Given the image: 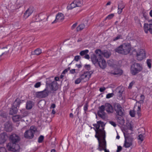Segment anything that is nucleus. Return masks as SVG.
I'll return each mask as SVG.
<instances>
[{
	"mask_svg": "<svg viewBox=\"0 0 152 152\" xmlns=\"http://www.w3.org/2000/svg\"><path fill=\"white\" fill-rule=\"evenodd\" d=\"M94 127L93 128L95 132V137L96 138L99 143L97 149L100 151L103 150L104 152H109L106 148V143L105 139V132L104 130L105 124L101 121H98L97 124H93Z\"/></svg>",
	"mask_w": 152,
	"mask_h": 152,
	"instance_id": "obj_1",
	"label": "nucleus"
},
{
	"mask_svg": "<svg viewBox=\"0 0 152 152\" xmlns=\"http://www.w3.org/2000/svg\"><path fill=\"white\" fill-rule=\"evenodd\" d=\"M9 139L12 142L8 143L7 146L8 150L13 152L19 151L20 146L18 144H16L20 140L19 136L15 134H12L10 136Z\"/></svg>",
	"mask_w": 152,
	"mask_h": 152,
	"instance_id": "obj_2",
	"label": "nucleus"
},
{
	"mask_svg": "<svg viewBox=\"0 0 152 152\" xmlns=\"http://www.w3.org/2000/svg\"><path fill=\"white\" fill-rule=\"evenodd\" d=\"M114 108L116 113V118L118 121L121 124H124L125 121L123 118L125 115L124 110L121 105L118 103L115 104Z\"/></svg>",
	"mask_w": 152,
	"mask_h": 152,
	"instance_id": "obj_3",
	"label": "nucleus"
},
{
	"mask_svg": "<svg viewBox=\"0 0 152 152\" xmlns=\"http://www.w3.org/2000/svg\"><path fill=\"white\" fill-rule=\"evenodd\" d=\"M131 48V46L129 43H124L116 48L115 51L119 53L127 55L129 53Z\"/></svg>",
	"mask_w": 152,
	"mask_h": 152,
	"instance_id": "obj_4",
	"label": "nucleus"
},
{
	"mask_svg": "<svg viewBox=\"0 0 152 152\" xmlns=\"http://www.w3.org/2000/svg\"><path fill=\"white\" fill-rule=\"evenodd\" d=\"M132 133L129 134L126 132H124L125 138L124 147L125 148H129L132 145L134 140V138L132 135Z\"/></svg>",
	"mask_w": 152,
	"mask_h": 152,
	"instance_id": "obj_5",
	"label": "nucleus"
},
{
	"mask_svg": "<svg viewBox=\"0 0 152 152\" xmlns=\"http://www.w3.org/2000/svg\"><path fill=\"white\" fill-rule=\"evenodd\" d=\"M142 69V67L140 64L135 63L133 64L131 66V73L132 75H135L141 72Z\"/></svg>",
	"mask_w": 152,
	"mask_h": 152,
	"instance_id": "obj_6",
	"label": "nucleus"
},
{
	"mask_svg": "<svg viewBox=\"0 0 152 152\" xmlns=\"http://www.w3.org/2000/svg\"><path fill=\"white\" fill-rule=\"evenodd\" d=\"M46 85L49 86L51 90L52 91V95H55V91L58 90V85L56 81H53L51 83L47 82Z\"/></svg>",
	"mask_w": 152,
	"mask_h": 152,
	"instance_id": "obj_7",
	"label": "nucleus"
},
{
	"mask_svg": "<svg viewBox=\"0 0 152 152\" xmlns=\"http://www.w3.org/2000/svg\"><path fill=\"white\" fill-rule=\"evenodd\" d=\"M146 54L144 50L140 48L137 52L136 57L138 60L141 61L146 58Z\"/></svg>",
	"mask_w": 152,
	"mask_h": 152,
	"instance_id": "obj_8",
	"label": "nucleus"
},
{
	"mask_svg": "<svg viewBox=\"0 0 152 152\" xmlns=\"http://www.w3.org/2000/svg\"><path fill=\"white\" fill-rule=\"evenodd\" d=\"M83 82H86L89 80L91 77V74L89 72H85L79 75Z\"/></svg>",
	"mask_w": 152,
	"mask_h": 152,
	"instance_id": "obj_9",
	"label": "nucleus"
},
{
	"mask_svg": "<svg viewBox=\"0 0 152 152\" xmlns=\"http://www.w3.org/2000/svg\"><path fill=\"white\" fill-rule=\"evenodd\" d=\"M105 106L102 105L99 107V110L98 112V115L103 120H104L105 119Z\"/></svg>",
	"mask_w": 152,
	"mask_h": 152,
	"instance_id": "obj_10",
	"label": "nucleus"
},
{
	"mask_svg": "<svg viewBox=\"0 0 152 152\" xmlns=\"http://www.w3.org/2000/svg\"><path fill=\"white\" fill-rule=\"evenodd\" d=\"M143 28L145 33L147 34L149 31L151 34H152V23H145Z\"/></svg>",
	"mask_w": 152,
	"mask_h": 152,
	"instance_id": "obj_11",
	"label": "nucleus"
},
{
	"mask_svg": "<svg viewBox=\"0 0 152 152\" xmlns=\"http://www.w3.org/2000/svg\"><path fill=\"white\" fill-rule=\"evenodd\" d=\"M64 19V15L61 13H58L56 15L55 20L52 23L53 24L57 22H61Z\"/></svg>",
	"mask_w": 152,
	"mask_h": 152,
	"instance_id": "obj_12",
	"label": "nucleus"
},
{
	"mask_svg": "<svg viewBox=\"0 0 152 152\" xmlns=\"http://www.w3.org/2000/svg\"><path fill=\"white\" fill-rule=\"evenodd\" d=\"M97 65H99L101 68L104 69L106 67L107 64L106 61L104 59L100 58V60L98 63Z\"/></svg>",
	"mask_w": 152,
	"mask_h": 152,
	"instance_id": "obj_13",
	"label": "nucleus"
},
{
	"mask_svg": "<svg viewBox=\"0 0 152 152\" xmlns=\"http://www.w3.org/2000/svg\"><path fill=\"white\" fill-rule=\"evenodd\" d=\"M33 11V10L31 7H30L28 8L24 13L23 15L24 18L25 19L27 18L31 14Z\"/></svg>",
	"mask_w": 152,
	"mask_h": 152,
	"instance_id": "obj_14",
	"label": "nucleus"
},
{
	"mask_svg": "<svg viewBox=\"0 0 152 152\" xmlns=\"http://www.w3.org/2000/svg\"><path fill=\"white\" fill-rule=\"evenodd\" d=\"M91 59L93 63L96 66L98 64L100 60V58H98L95 54H93L91 56Z\"/></svg>",
	"mask_w": 152,
	"mask_h": 152,
	"instance_id": "obj_15",
	"label": "nucleus"
},
{
	"mask_svg": "<svg viewBox=\"0 0 152 152\" xmlns=\"http://www.w3.org/2000/svg\"><path fill=\"white\" fill-rule=\"evenodd\" d=\"M7 137L6 133L3 132L0 134V144L4 143L6 141Z\"/></svg>",
	"mask_w": 152,
	"mask_h": 152,
	"instance_id": "obj_16",
	"label": "nucleus"
},
{
	"mask_svg": "<svg viewBox=\"0 0 152 152\" xmlns=\"http://www.w3.org/2000/svg\"><path fill=\"white\" fill-rule=\"evenodd\" d=\"M24 136L26 138L31 139L34 137V134L32 132L29 130H26L24 133Z\"/></svg>",
	"mask_w": 152,
	"mask_h": 152,
	"instance_id": "obj_17",
	"label": "nucleus"
},
{
	"mask_svg": "<svg viewBox=\"0 0 152 152\" xmlns=\"http://www.w3.org/2000/svg\"><path fill=\"white\" fill-rule=\"evenodd\" d=\"M4 130L7 132H11L12 130L11 124L9 122H6L4 124Z\"/></svg>",
	"mask_w": 152,
	"mask_h": 152,
	"instance_id": "obj_18",
	"label": "nucleus"
},
{
	"mask_svg": "<svg viewBox=\"0 0 152 152\" xmlns=\"http://www.w3.org/2000/svg\"><path fill=\"white\" fill-rule=\"evenodd\" d=\"M105 107V110L108 113H112L113 112V110L112 105L109 103H107L105 104L104 105Z\"/></svg>",
	"mask_w": 152,
	"mask_h": 152,
	"instance_id": "obj_19",
	"label": "nucleus"
},
{
	"mask_svg": "<svg viewBox=\"0 0 152 152\" xmlns=\"http://www.w3.org/2000/svg\"><path fill=\"white\" fill-rule=\"evenodd\" d=\"M117 90L119 94V99L120 100L123 99L124 97L122 96V94L124 91V88L121 86L118 87Z\"/></svg>",
	"mask_w": 152,
	"mask_h": 152,
	"instance_id": "obj_20",
	"label": "nucleus"
},
{
	"mask_svg": "<svg viewBox=\"0 0 152 152\" xmlns=\"http://www.w3.org/2000/svg\"><path fill=\"white\" fill-rule=\"evenodd\" d=\"M41 92L43 98L47 97L49 92L48 88L47 87H46L43 91H41Z\"/></svg>",
	"mask_w": 152,
	"mask_h": 152,
	"instance_id": "obj_21",
	"label": "nucleus"
},
{
	"mask_svg": "<svg viewBox=\"0 0 152 152\" xmlns=\"http://www.w3.org/2000/svg\"><path fill=\"white\" fill-rule=\"evenodd\" d=\"M123 71L119 69H115L114 72L112 73V74L114 75H121L123 73Z\"/></svg>",
	"mask_w": 152,
	"mask_h": 152,
	"instance_id": "obj_22",
	"label": "nucleus"
},
{
	"mask_svg": "<svg viewBox=\"0 0 152 152\" xmlns=\"http://www.w3.org/2000/svg\"><path fill=\"white\" fill-rule=\"evenodd\" d=\"M76 7H77L74 0L71 3L68 5L67 8L68 10H72Z\"/></svg>",
	"mask_w": 152,
	"mask_h": 152,
	"instance_id": "obj_23",
	"label": "nucleus"
},
{
	"mask_svg": "<svg viewBox=\"0 0 152 152\" xmlns=\"http://www.w3.org/2000/svg\"><path fill=\"white\" fill-rule=\"evenodd\" d=\"M77 7H80L83 5V0H74Z\"/></svg>",
	"mask_w": 152,
	"mask_h": 152,
	"instance_id": "obj_24",
	"label": "nucleus"
},
{
	"mask_svg": "<svg viewBox=\"0 0 152 152\" xmlns=\"http://www.w3.org/2000/svg\"><path fill=\"white\" fill-rule=\"evenodd\" d=\"M111 55V53L107 50H105L103 51L102 56L104 57L108 58Z\"/></svg>",
	"mask_w": 152,
	"mask_h": 152,
	"instance_id": "obj_25",
	"label": "nucleus"
},
{
	"mask_svg": "<svg viewBox=\"0 0 152 152\" xmlns=\"http://www.w3.org/2000/svg\"><path fill=\"white\" fill-rule=\"evenodd\" d=\"M17 108L16 107L12 106V108L10 110L9 113L10 115H13L17 113Z\"/></svg>",
	"mask_w": 152,
	"mask_h": 152,
	"instance_id": "obj_26",
	"label": "nucleus"
},
{
	"mask_svg": "<svg viewBox=\"0 0 152 152\" xmlns=\"http://www.w3.org/2000/svg\"><path fill=\"white\" fill-rule=\"evenodd\" d=\"M22 118L20 115H16L12 117V120L14 122H17L22 119Z\"/></svg>",
	"mask_w": 152,
	"mask_h": 152,
	"instance_id": "obj_27",
	"label": "nucleus"
},
{
	"mask_svg": "<svg viewBox=\"0 0 152 152\" xmlns=\"http://www.w3.org/2000/svg\"><path fill=\"white\" fill-rule=\"evenodd\" d=\"M20 115L22 118L27 116L28 115V112L25 110H20Z\"/></svg>",
	"mask_w": 152,
	"mask_h": 152,
	"instance_id": "obj_28",
	"label": "nucleus"
},
{
	"mask_svg": "<svg viewBox=\"0 0 152 152\" xmlns=\"http://www.w3.org/2000/svg\"><path fill=\"white\" fill-rule=\"evenodd\" d=\"M20 103V100L19 99H16L14 102L12 106L17 108L18 107H19Z\"/></svg>",
	"mask_w": 152,
	"mask_h": 152,
	"instance_id": "obj_29",
	"label": "nucleus"
},
{
	"mask_svg": "<svg viewBox=\"0 0 152 152\" xmlns=\"http://www.w3.org/2000/svg\"><path fill=\"white\" fill-rule=\"evenodd\" d=\"M103 51H102L100 49H97L95 50V53L98 55L99 57L100 58H102V55Z\"/></svg>",
	"mask_w": 152,
	"mask_h": 152,
	"instance_id": "obj_30",
	"label": "nucleus"
},
{
	"mask_svg": "<svg viewBox=\"0 0 152 152\" xmlns=\"http://www.w3.org/2000/svg\"><path fill=\"white\" fill-rule=\"evenodd\" d=\"M32 107V102L31 101H28L26 103V108L28 110L31 109Z\"/></svg>",
	"mask_w": 152,
	"mask_h": 152,
	"instance_id": "obj_31",
	"label": "nucleus"
},
{
	"mask_svg": "<svg viewBox=\"0 0 152 152\" xmlns=\"http://www.w3.org/2000/svg\"><path fill=\"white\" fill-rule=\"evenodd\" d=\"M85 27V25L83 24H81L79 25L76 28L77 31L82 30Z\"/></svg>",
	"mask_w": 152,
	"mask_h": 152,
	"instance_id": "obj_32",
	"label": "nucleus"
},
{
	"mask_svg": "<svg viewBox=\"0 0 152 152\" xmlns=\"http://www.w3.org/2000/svg\"><path fill=\"white\" fill-rule=\"evenodd\" d=\"M33 53V54L38 55L42 53V50L41 49L38 48L35 50Z\"/></svg>",
	"mask_w": 152,
	"mask_h": 152,
	"instance_id": "obj_33",
	"label": "nucleus"
},
{
	"mask_svg": "<svg viewBox=\"0 0 152 152\" xmlns=\"http://www.w3.org/2000/svg\"><path fill=\"white\" fill-rule=\"evenodd\" d=\"M35 95L36 97L39 98H43V96L42 94L41 91H38L37 92L35 93Z\"/></svg>",
	"mask_w": 152,
	"mask_h": 152,
	"instance_id": "obj_34",
	"label": "nucleus"
},
{
	"mask_svg": "<svg viewBox=\"0 0 152 152\" xmlns=\"http://www.w3.org/2000/svg\"><path fill=\"white\" fill-rule=\"evenodd\" d=\"M29 130L32 132V133H33L34 134V133L37 131V129L35 126H32L30 127Z\"/></svg>",
	"mask_w": 152,
	"mask_h": 152,
	"instance_id": "obj_35",
	"label": "nucleus"
},
{
	"mask_svg": "<svg viewBox=\"0 0 152 152\" xmlns=\"http://www.w3.org/2000/svg\"><path fill=\"white\" fill-rule=\"evenodd\" d=\"M89 52V50H88L86 49L84 50L81 51L80 53V54L81 56H83L84 55H86Z\"/></svg>",
	"mask_w": 152,
	"mask_h": 152,
	"instance_id": "obj_36",
	"label": "nucleus"
},
{
	"mask_svg": "<svg viewBox=\"0 0 152 152\" xmlns=\"http://www.w3.org/2000/svg\"><path fill=\"white\" fill-rule=\"evenodd\" d=\"M145 97L143 95L141 94L140 96V100L138 102L140 104H142L144 102Z\"/></svg>",
	"mask_w": 152,
	"mask_h": 152,
	"instance_id": "obj_37",
	"label": "nucleus"
},
{
	"mask_svg": "<svg viewBox=\"0 0 152 152\" xmlns=\"http://www.w3.org/2000/svg\"><path fill=\"white\" fill-rule=\"evenodd\" d=\"M152 61L151 59H148L146 61V63L148 66L149 69H151V66Z\"/></svg>",
	"mask_w": 152,
	"mask_h": 152,
	"instance_id": "obj_38",
	"label": "nucleus"
},
{
	"mask_svg": "<svg viewBox=\"0 0 152 152\" xmlns=\"http://www.w3.org/2000/svg\"><path fill=\"white\" fill-rule=\"evenodd\" d=\"M144 134H140L138 135V139L140 140L141 142L144 140Z\"/></svg>",
	"mask_w": 152,
	"mask_h": 152,
	"instance_id": "obj_39",
	"label": "nucleus"
},
{
	"mask_svg": "<svg viewBox=\"0 0 152 152\" xmlns=\"http://www.w3.org/2000/svg\"><path fill=\"white\" fill-rule=\"evenodd\" d=\"M81 81H82V80L80 76L75 81V84H79Z\"/></svg>",
	"mask_w": 152,
	"mask_h": 152,
	"instance_id": "obj_40",
	"label": "nucleus"
},
{
	"mask_svg": "<svg viewBox=\"0 0 152 152\" xmlns=\"http://www.w3.org/2000/svg\"><path fill=\"white\" fill-rule=\"evenodd\" d=\"M125 7L124 4L122 2L119 3L118 5V8H120L123 9Z\"/></svg>",
	"mask_w": 152,
	"mask_h": 152,
	"instance_id": "obj_41",
	"label": "nucleus"
},
{
	"mask_svg": "<svg viewBox=\"0 0 152 152\" xmlns=\"http://www.w3.org/2000/svg\"><path fill=\"white\" fill-rule=\"evenodd\" d=\"M44 138V137L42 135H41L39 137L38 139V142L39 143H41L43 141Z\"/></svg>",
	"mask_w": 152,
	"mask_h": 152,
	"instance_id": "obj_42",
	"label": "nucleus"
},
{
	"mask_svg": "<svg viewBox=\"0 0 152 152\" xmlns=\"http://www.w3.org/2000/svg\"><path fill=\"white\" fill-rule=\"evenodd\" d=\"M114 15L113 14H111L107 16L105 18V19H111L114 17Z\"/></svg>",
	"mask_w": 152,
	"mask_h": 152,
	"instance_id": "obj_43",
	"label": "nucleus"
},
{
	"mask_svg": "<svg viewBox=\"0 0 152 152\" xmlns=\"http://www.w3.org/2000/svg\"><path fill=\"white\" fill-rule=\"evenodd\" d=\"M114 95V94L113 93H109L107 94L106 96V98L107 99H109L111 97H112Z\"/></svg>",
	"mask_w": 152,
	"mask_h": 152,
	"instance_id": "obj_44",
	"label": "nucleus"
},
{
	"mask_svg": "<svg viewBox=\"0 0 152 152\" xmlns=\"http://www.w3.org/2000/svg\"><path fill=\"white\" fill-rule=\"evenodd\" d=\"M41 83L40 82H38L37 83L34 85V87L35 88H38L41 85Z\"/></svg>",
	"mask_w": 152,
	"mask_h": 152,
	"instance_id": "obj_45",
	"label": "nucleus"
},
{
	"mask_svg": "<svg viewBox=\"0 0 152 152\" xmlns=\"http://www.w3.org/2000/svg\"><path fill=\"white\" fill-rule=\"evenodd\" d=\"M88 105L87 103L86 104L84 105L83 107V109L85 112H86L88 110Z\"/></svg>",
	"mask_w": 152,
	"mask_h": 152,
	"instance_id": "obj_46",
	"label": "nucleus"
},
{
	"mask_svg": "<svg viewBox=\"0 0 152 152\" xmlns=\"http://www.w3.org/2000/svg\"><path fill=\"white\" fill-rule=\"evenodd\" d=\"M120 39H122V36L120 35H119L114 38L113 40L114 41H115Z\"/></svg>",
	"mask_w": 152,
	"mask_h": 152,
	"instance_id": "obj_47",
	"label": "nucleus"
},
{
	"mask_svg": "<svg viewBox=\"0 0 152 152\" xmlns=\"http://www.w3.org/2000/svg\"><path fill=\"white\" fill-rule=\"evenodd\" d=\"M134 83L135 82L134 81H132L129 83V86H128V88H131Z\"/></svg>",
	"mask_w": 152,
	"mask_h": 152,
	"instance_id": "obj_48",
	"label": "nucleus"
},
{
	"mask_svg": "<svg viewBox=\"0 0 152 152\" xmlns=\"http://www.w3.org/2000/svg\"><path fill=\"white\" fill-rule=\"evenodd\" d=\"M0 152H7V151L5 148L3 147H0Z\"/></svg>",
	"mask_w": 152,
	"mask_h": 152,
	"instance_id": "obj_49",
	"label": "nucleus"
},
{
	"mask_svg": "<svg viewBox=\"0 0 152 152\" xmlns=\"http://www.w3.org/2000/svg\"><path fill=\"white\" fill-rule=\"evenodd\" d=\"M80 58V57L79 56H77L75 57L74 60H75L76 61H78V60Z\"/></svg>",
	"mask_w": 152,
	"mask_h": 152,
	"instance_id": "obj_50",
	"label": "nucleus"
},
{
	"mask_svg": "<svg viewBox=\"0 0 152 152\" xmlns=\"http://www.w3.org/2000/svg\"><path fill=\"white\" fill-rule=\"evenodd\" d=\"M130 115L132 117H134L135 116V113L134 111H130Z\"/></svg>",
	"mask_w": 152,
	"mask_h": 152,
	"instance_id": "obj_51",
	"label": "nucleus"
},
{
	"mask_svg": "<svg viewBox=\"0 0 152 152\" xmlns=\"http://www.w3.org/2000/svg\"><path fill=\"white\" fill-rule=\"evenodd\" d=\"M76 69H72L69 71L70 73L71 74H74L76 73Z\"/></svg>",
	"mask_w": 152,
	"mask_h": 152,
	"instance_id": "obj_52",
	"label": "nucleus"
},
{
	"mask_svg": "<svg viewBox=\"0 0 152 152\" xmlns=\"http://www.w3.org/2000/svg\"><path fill=\"white\" fill-rule=\"evenodd\" d=\"M123 9L120 8H118V14H120L123 10Z\"/></svg>",
	"mask_w": 152,
	"mask_h": 152,
	"instance_id": "obj_53",
	"label": "nucleus"
},
{
	"mask_svg": "<svg viewBox=\"0 0 152 152\" xmlns=\"http://www.w3.org/2000/svg\"><path fill=\"white\" fill-rule=\"evenodd\" d=\"M137 113L138 114H139L140 113V112L141 111V106L139 105L138 107V108L137 109Z\"/></svg>",
	"mask_w": 152,
	"mask_h": 152,
	"instance_id": "obj_54",
	"label": "nucleus"
},
{
	"mask_svg": "<svg viewBox=\"0 0 152 152\" xmlns=\"http://www.w3.org/2000/svg\"><path fill=\"white\" fill-rule=\"evenodd\" d=\"M77 23H76L73 24L71 27V29L72 30L74 29L77 26Z\"/></svg>",
	"mask_w": 152,
	"mask_h": 152,
	"instance_id": "obj_55",
	"label": "nucleus"
},
{
	"mask_svg": "<svg viewBox=\"0 0 152 152\" xmlns=\"http://www.w3.org/2000/svg\"><path fill=\"white\" fill-rule=\"evenodd\" d=\"M122 148L121 146H118L117 149V152H119L120 151L122 150Z\"/></svg>",
	"mask_w": 152,
	"mask_h": 152,
	"instance_id": "obj_56",
	"label": "nucleus"
},
{
	"mask_svg": "<svg viewBox=\"0 0 152 152\" xmlns=\"http://www.w3.org/2000/svg\"><path fill=\"white\" fill-rule=\"evenodd\" d=\"M110 123L112 126H113L114 127H115L116 126V125L115 122L113 121H110Z\"/></svg>",
	"mask_w": 152,
	"mask_h": 152,
	"instance_id": "obj_57",
	"label": "nucleus"
},
{
	"mask_svg": "<svg viewBox=\"0 0 152 152\" xmlns=\"http://www.w3.org/2000/svg\"><path fill=\"white\" fill-rule=\"evenodd\" d=\"M105 90V87H102L100 88L99 91L101 92H102L104 91Z\"/></svg>",
	"mask_w": 152,
	"mask_h": 152,
	"instance_id": "obj_58",
	"label": "nucleus"
},
{
	"mask_svg": "<svg viewBox=\"0 0 152 152\" xmlns=\"http://www.w3.org/2000/svg\"><path fill=\"white\" fill-rule=\"evenodd\" d=\"M84 57L85 58L87 59H89L90 58V56L89 55L87 54L85 55Z\"/></svg>",
	"mask_w": 152,
	"mask_h": 152,
	"instance_id": "obj_59",
	"label": "nucleus"
},
{
	"mask_svg": "<svg viewBox=\"0 0 152 152\" xmlns=\"http://www.w3.org/2000/svg\"><path fill=\"white\" fill-rule=\"evenodd\" d=\"M85 67L87 69H89L90 68V66L89 65H86L85 66Z\"/></svg>",
	"mask_w": 152,
	"mask_h": 152,
	"instance_id": "obj_60",
	"label": "nucleus"
},
{
	"mask_svg": "<svg viewBox=\"0 0 152 152\" xmlns=\"http://www.w3.org/2000/svg\"><path fill=\"white\" fill-rule=\"evenodd\" d=\"M54 81H56V82L57 81H59V78L58 77H55L54 78Z\"/></svg>",
	"mask_w": 152,
	"mask_h": 152,
	"instance_id": "obj_61",
	"label": "nucleus"
},
{
	"mask_svg": "<svg viewBox=\"0 0 152 152\" xmlns=\"http://www.w3.org/2000/svg\"><path fill=\"white\" fill-rule=\"evenodd\" d=\"M67 69H65L64 70L63 72L62 73V74L64 75L65 74H66V73H67L68 72L67 71Z\"/></svg>",
	"mask_w": 152,
	"mask_h": 152,
	"instance_id": "obj_62",
	"label": "nucleus"
},
{
	"mask_svg": "<svg viewBox=\"0 0 152 152\" xmlns=\"http://www.w3.org/2000/svg\"><path fill=\"white\" fill-rule=\"evenodd\" d=\"M56 107L55 104H51V105L50 108H54Z\"/></svg>",
	"mask_w": 152,
	"mask_h": 152,
	"instance_id": "obj_63",
	"label": "nucleus"
},
{
	"mask_svg": "<svg viewBox=\"0 0 152 152\" xmlns=\"http://www.w3.org/2000/svg\"><path fill=\"white\" fill-rule=\"evenodd\" d=\"M76 66L78 68H80L82 66L81 65H80V64H76Z\"/></svg>",
	"mask_w": 152,
	"mask_h": 152,
	"instance_id": "obj_64",
	"label": "nucleus"
}]
</instances>
